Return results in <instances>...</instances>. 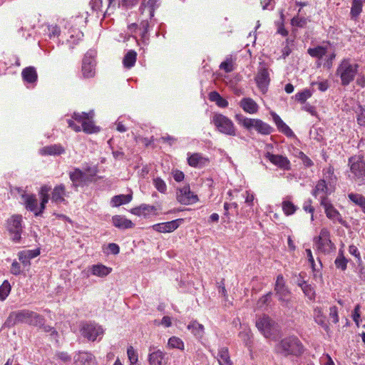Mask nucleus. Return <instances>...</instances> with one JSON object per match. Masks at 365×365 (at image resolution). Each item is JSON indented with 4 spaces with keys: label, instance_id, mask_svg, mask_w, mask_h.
<instances>
[{
    "label": "nucleus",
    "instance_id": "1",
    "mask_svg": "<svg viewBox=\"0 0 365 365\" xmlns=\"http://www.w3.org/2000/svg\"><path fill=\"white\" fill-rule=\"evenodd\" d=\"M43 315L29 309H20L11 312L6 318L4 327H14L18 324H26L30 326L41 324Z\"/></svg>",
    "mask_w": 365,
    "mask_h": 365
},
{
    "label": "nucleus",
    "instance_id": "10",
    "mask_svg": "<svg viewBox=\"0 0 365 365\" xmlns=\"http://www.w3.org/2000/svg\"><path fill=\"white\" fill-rule=\"evenodd\" d=\"M274 292L282 305L284 307H289V304L291 302L290 291L285 286L284 277L282 274H279L277 277Z\"/></svg>",
    "mask_w": 365,
    "mask_h": 365
},
{
    "label": "nucleus",
    "instance_id": "49",
    "mask_svg": "<svg viewBox=\"0 0 365 365\" xmlns=\"http://www.w3.org/2000/svg\"><path fill=\"white\" fill-rule=\"evenodd\" d=\"M220 68L224 70L226 73H230L234 70V65L232 58H227L220 65Z\"/></svg>",
    "mask_w": 365,
    "mask_h": 365
},
{
    "label": "nucleus",
    "instance_id": "48",
    "mask_svg": "<svg viewBox=\"0 0 365 365\" xmlns=\"http://www.w3.org/2000/svg\"><path fill=\"white\" fill-rule=\"evenodd\" d=\"M46 319L43 316V320L42 322H41V324L40 325H35L36 327H38L39 329H42L44 332H51V335H58V331L55 329L54 327H51L49 325L45 324Z\"/></svg>",
    "mask_w": 365,
    "mask_h": 365
},
{
    "label": "nucleus",
    "instance_id": "42",
    "mask_svg": "<svg viewBox=\"0 0 365 365\" xmlns=\"http://www.w3.org/2000/svg\"><path fill=\"white\" fill-rule=\"evenodd\" d=\"M297 207L289 200H284L282 202V210L286 215H290L295 212Z\"/></svg>",
    "mask_w": 365,
    "mask_h": 365
},
{
    "label": "nucleus",
    "instance_id": "39",
    "mask_svg": "<svg viewBox=\"0 0 365 365\" xmlns=\"http://www.w3.org/2000/svg\"><path fill=\"white\" fill-rule=\"evenodd\" d=\"M314 312L315 322L322 326L325 329H328L329 327L326 323V317L323 314L322 310L319 308H316Z\"/></svg>",
    "mask_w": 365,
    "mask_h": 365
},
{
    "label": "nucleus",
    "instance_id": "32",
    "mask_svg": "<svg viewBox=\"0 0 365 365\" xmlns=\"http://www.w3.org/2000/svg\"><path fill=\"white\" fill-rule=\"evenodd\" d=\"M348 198L356 205L361 207L362 212L365 214V197L361 194L351 192L348 194Z\"/></svg>",
    "mask_w": 365,
    "mask_h": 365
},
{
    "label": "nucleus",
    "instance_id": "43",
    "mask_svg": "<svg viewBox=\"0 0 365 365\" xmlns=\"http://www.w3.org/2000/svg\"><path fill=\"white\" fill-rule=\"evenodd\" d=\"M312 95V92L309 89H305L302 92L297 93L294 96L295 101L301 103H304L306 101L310 98Z\"/></svg>",
    "mask_w": 365,
    "mask_h": 365
},
{
    "label": "nucleus",
    "instance_id": "35",
    "mask_svg": "<svg viewBox=\"0 0 365 365\" xmlns=\"http://www.w3.org/2000/svg\"><path fill=\"white\" fill-rule=\"evenodd\" d=\"M298 285L302 288L305 296H307L310 300H314L315 299V292L311 284H307L306 281H302V282H299Z\"/></svg>",
    "mask_w": 365,
    "mask_h": 365
},
{
    "label": "nucleus",
    "instance_id": "31",
    "mask_svg": "<svg viewBox=\"0 0 365 365\" xmlns=\"http://www.w3.org/2000/svg\"><path fill=\"white\" fill-rule=\"evenodd\" d=\"M217 361L220 365H233L227 347H222L219 350Z\"/></svg>",
    "mask_w": 365,
    "mask_h": 365
},
{
    "label": "nucleus",
    "instance_id": "44",
    "mask_svg": "<svg viewBox=\"0 0 365 365\" xmlns=\"http://www.w3.org/2000/svg\"><path fill=\"white\" fill-rule=\"evenodd\" d=\"M168 346L171 348L178 349L180 350L184 349V343L183 341L178 337L172 336L169 339Z\"/></svg>",
    "mask_w": 365,
    "mask_h": 365
},
{
    "label": "nucleus",
    "instance_id": "22",
    "mask_svg": "<svg viewBox=\"0 0 365 365\" xmlns=\"http://www.w3.org/2000/svg\"><path fill=\"white\" fill-rule=\"evenodd\" d=\"M66 194V187L63 184L56 186L51 192V200L53 202L58 205L66 202L64 197Z\"/></svg>",
    "mask_w": 365,
    "mask_h": 365
},
{
    "label": "nucleus",
    "instance_id": "15",
    "mask_svg": "<svg viewBox=\"0 0 365 365\" xmlns=\"http://www.w3.org/2000/svg\"><path fill=\"white\" fill-rule=\"evenodd\" d=\"M96 61L92 54L87 52L82 61V73L85 78H92L95 75Z\"/></svg>",
    "mask_w": 365,
    "mask_h": 365
},
{
    "label": "nucleus",
    "instance_id": "37",
    "mask_svg": "<svg viewBox=\"0 0 365 365\" xmlns=\"http://www.w3.org/2000/svg\"><path fill=\"white\" fill-rule=\"evenodd\" d=\"M307 53L312 56L318 58H322L327 53V48L317 46L314 48H309Z\"/></svg>",
    "mask_w": 365,
    "mask_h": 365
},
{
    "label": "nucleus",
    "instance_id": "47",
    "mask_svg": "<svg viewBox=\"0 0 365 365\" xmlns=\"http://www.w3.org/2000/svg\"><path fill=\"white\" fill-rule=\"evenodd\" d=\"M182 221V219H177L175 220L164 222L166 232H171L175 230L180 226V222Z\"/></svg>",
    "mask_w": 365,
    "mask_h": 365
},
{
    "label": "nucleus",
    "instance_id": "16",
    "mask_svg": "<svg viewBox=\"0 0 365 365\" xmlns=\"http://www.w3.org/2000/svg\"><path fill=\"white\" fill-rule=\"evenodd\" d=\"M265 157L272 164L284 170H289L291 169L290 162L287 157L282 155H274L269 152L265 154Z\"/></svg>",
    "mask_w": 365,
    "mask_h": 365
},
{
    "label": "nucleus",
    "instance_id": "63",
    "mask_svg": "<svg viewBox=\"0 0 365 365\" xmlns=\"http://www.w3.org/2000/svg\"><path fill=\"white\" fill-rule=\"evenodd\" d=\"M91 5L94 11H101L103 6V0H91Z\"/></svg>",
    "mask_w": 365,
    "mask_h": 365
},
{
    "label": "nucleus",
    "instance_id": "4",
    "mask_svg": "<svg viewBox=\"0 0 365 365\" xmlns=\"http://www.w3.org/2000/svg\"><path fill=\"white\" fill-rule=\"evenodd\" d=\"M235 119L246 129L251 130L254 128L262 135H269L274 131L272 127L260 119L248 118L242 114H236Z\"/></svg>",
    "mask_w": 365,
    "mask_h": 365
},
{
    "label": "nucleus",
    "instance_id": "61",
    "mask_svg": "<svg viewBox=\"0 0 365 365\" xmlns=\"http://www.w3.org/2000/svg\"><path fill=\"white\" fill-rule=\"evenodd\" d=\"M11 273L14 275H19L21 273V266L20 264L14 261L11 264Z\"/></svg>",
    "mask_w": 365,
    "mask_h": 365
},
{
    "label": "nucleus",
    "instance_id": "56",
    "mask_svg": "<svg viewBox=\"0 0 365 365\" xmlns=\"http://www.w3.org/2000/svg\"><path fill=\"white\" fill-rule=\"evenodd\" d=\"M329 317L332 319V322L336 324L339 322L338 309L336 306L331 307L329 309Z\"/></svg>",
    "mask_w": 365,
    "mask_h": 365
},
{
    "label": "nucleus",
    "instance_id": "8",
    "mask_svg": "<svg viewBox=\"0 0 365 365\" xmlns=\"http://www.w3.org/2000/svg\"><path fill=\"white\" fill-rule=\"evenodd\" d=\"M6 230L9 233L10 239L15 243H19L21 239L23 231L21 226V215H14L6 221Z\"/></svg>",
    "mask_w": 365,
    "mask_h": 365
},
{
    "label": "nucleus",
    "instance_id": "36",
    "mask_svg": "<svg viewBox=\"0 0 365 365\" xmlns=\"http://www.w3.org/2000/svg\"><path fill=\"white\" fill-rule=\"evenodd\" d=\"M43 152L46 155H61L65 152L64 148L61 145H52L44 147Z\"/></svg>",
    "mask_w": 365,
    "mask_h": 365
},
{
    "label": "nucleus",
    "instance_id": "24",
    "mask_svg": "<svg viewBox=\"0 0 365 365\" xmlns=\"http://www.w3.org/2000/svg\"><path fill=\"white\" fill-rule=\"evenodd\" d=\"M240 106L250 114L256 113L259 108L257 103L251 98H243L240 102Z\"/></svg>",
    "mask_w": 365,
    "mask_h": 365
},
{
    "label": "nucleus",
    "instance_id": "6",
    "mask_svg": "<svg viewBox=\"0 0 365 365\" xmlns=\"http://www.w3.org/2000/svg\"><path fill=\"white\" fill-rule=\"evenodd\" d=\"M359 65L351 64L349 59H344L338 66L336 74L341 78V84L348 86L354 81L358 71Z\"/></svg>",
    "mask_w": 365,
    "mask_h": 365
},
{
    "label": "nucleus",
    "instance_id": "25",
    "mask_svg": "<svg viewBox=\"0 0 365 365\" xmlns=\"http://www.w3.org/2000/svg\"><path fill=\"white\" fill-rule=\"evenodd\" d=\"M112 222L115 227L121 230L133 228L135 226L131 220L121 215H114L112 217Z\"/></svg>",
    "mask_w": 365,
    "mask_h": 365
},
{
    "label": "nucleus",
    "instance_id": "62",
    "mask_svg": "<svg viewBox=\"0 0 365 365\" xmlns=\"http://www.w3.org/2000/svg\"><path fill=\"white\" fill-rule=\"evenodd\" d=\"M29 259H33L40 255V250L36 249L33 250L22 251Z\"/></svg>",
    "mask_w": 365,
    "mask_h": 365
},
{
    "label": "nucleus",
    "instance_id": "12",
    "mask_svg": "<svg viewBox=\"0 0 365 365\" xmlns=\"http://www.w3.org/2000/svg\"><path fill=\"white\" fill-rule=\"evenodd\" d=\"M320 204L324 207L326 215L329 219L333 221L337 220L341 225L347 227L346 221L342 218L339 212L334 207L327 197H322Z\"/></svg>",
    "mask_w": 365,
    "mask_h": 365
},
{
    "label": "nucleus",
    "instance_id": "40",
    "mask_svg": "<svg viewBox=\"0 0 365 365\" xmlns=\"http://www.w3.org/2000/svg\"><path fill=\"white\" fill-rule=\"evenodd\" d=\"M132 200L131 195H115L112 198V202L114 206H120L123 204L129 202Z\"/></svg>",
    "mask_w": 365,
    "mask_h": 365
},
{
    "label": "nucleus",
    "instance_id": "54",
    "mask_svg": "<svg viewBox=\"0 0 365 365\" xmlns=\"http://www.w3.org/2000/svg\"><path fill=\"white\" fill-rule=\"evenodd\" d=\"M272 294V293L269 292L265 295L262 296L257 302L258 307L262 308L264 305L267 306L271 302Z\"/></svg>",
    "mask_w": 365,
    "mask_h": 365
},
{
    "label": "nucleus",
    "instance_id": "27",
    "mask_svg": "<svg viewBox=\"0 0 365 365\" xmlns=\"http://www.w3.org/2000/svg\"><path fill=\"white\" fill-rule=\"evenodd\" d=\"M21 197L24 200L25 207L27 210L34 213L38 206V200L34 194H23Z\"/></svg>",
    "mask_w": 365,
    "mask_h": 365
},
{
    "label": "nucleus",
    "instance_id": "3",
    "mask_svg": "<svg viewBox=\"0 0 365 365\" xmlns=\"http://www.w3.org/2000/svg\"><path fill=\"white\" fill-rule=\"evenodd\" d=\"M351 180L358 185H365V159L362 155H355L348 160Z\"/></svg>",
    "mask_w": 365,
    "mask_h": 365
},
{
    "label": "nucleus",
    "instance_id": "55",
    "mask_svg": "<svg viewBox=\"0 0 365 365\" xmlns=\"http://www.w3.org/2000/svg\"><path fill=\"white\" fill-rule=\"evenodd\" d=\"M141 208H142L143 215L144 216H147L152 212L155 215L157 214L156 213L157 208L155 206L142 204Z\"/></svg>",
    "mask_w": 365,
    "mask_h": 365
},
{
    "label": "nucleus",
    "instance_id": "13",
    "mask_svg": "<svg viewBox=\"0 0 365 365\" xmlns=\"http://www.w3.org/2000/svg\"><path fill=\"white\" fill-rule=\"evenodd\" d=\"M81 331L83 337L92 341L96 340L98 336L103 335V329L101 326H99L94 322L84 323Z\"/></svg>",
    "mask_w": 365,
    "mask_h": 365
},
{
    "label": "nucleus",
    "instance_id": "7",
    "mask_svg": "<svg viewBox=\"0 0 365 365\" xmlns=\"http://www.w3.org/2000/svg\"><path fill=\"white\" fill-rule=\"evenodd\" d=\"M94 112L91 110L88 113H76L72 115V118L81 124V130L87 133H96L100 131V128L94 124Z\"/></svg>",
    "mask_w": 365,
    "mask_h": 365
},
{
    "label": "nucleus",
    "instance_id": "51",
    "mask_svg": "<svg viewBox=\"0 0 365 365\" xmlns=\"http://www.w3.org/2000/svg\"><path fill=\"white\" fill-rule=\"evenodd\" d=\"M307 21L304 17H299V16H294L291 20V24L294 26L303 28L307 25Z\"/></svg>",
    "mask_w": 365,
    "mask_h": 365
},
{
    "label": "nucleus",
    "instance_id": "29",
    "mask_svg": "<svg viewBox=\"0 0 365 365\" xmlns=\"http://www.w3.org/2000/svg\"><path fill=\"white\" fill-rule=\"evenodd\" d=\"M187 329L191 330L192 333L197 339H201L204 334V327L197 321H192L188 325Z\"/></svg>",
    "mask_w": 365,
    "mask_h": 365
},
{
    "label": "nucleus",
    "instance_id": "26",
    "mask_svg": "<svg viewBox=\"0 0 365 365\" xmlns=\"http://www.w3.org/2000/svg\"><path fill=\"white\" fill-rule=\"evenodd\" d=\"M21 75L23 80L29 83H34L36 82L38 79L37 72L34 66H29L24 68Z\"/></svg>",
    "mask_w": 365,
    "mask_h": 365
},
{
    "label": "nucleus",
    "instance_id": "9",
    "mask_svg": "<svg viewBox=\"0 0 365 365\" xmlns=\"http://www.w3.org/2000/svg\"><path fill=\"white\" fill-rule=\"evenodd\" d=\"M212 123L220 133L232 136L236 135V129L232 121L225 115L215 114L213 116Z\"/></svg>",
    "mask_w": 365,
    "mask_h": 365
},
{
    "label": "nucleus",
    "instance_id": "52",
    "mask_svg": "<svg viewBox=\"0 0 365 365\" xmlns=\"http://www.w3.org/2000/svg\"><path fill=\"white\" fill-rule=\"evenodd\" d=\"M127 354L130 364H136L138 362V354L132 346L128 347Z\"/></svg>",
    "mask_w": 365,
    "mask_h": 365
},
{
    "label": "nucleus",
    "instance_id": "59",
    "mask_svg": "<svg viewBox=\"0 0 365 365\" xmlns=\"http://www.w3.org/2000/svg\"><path fill=\"white\" fill-rule=\"evenodd\" d=\"M138 3V0H121L119 6L121 5L125 9L131 8Z\"/></svg>",
    "mask_w": 365,
    "mask_h": 365
},
{
    "label": "nucleus",
    "instance_id": "17",
    "mask_svg": "<svg viewBox=\"0 0 365 365\" xmlns=\"http://www.w3.org/2000/svg\"><path fill=\"white\" fill-rule=\"evenodd\" d=\"M255 81L259 89L264 93L270 82L269 74L267 68H260L255 76Z\"/></svg>",
    "mask_w": 365,
    "mask_h": 365
},
{
    "label": "nucleus",
    "instance_id": "64",
    "mask_svg": "<svg viewBox=\"0 0 365 365\" xmlns=\"http://www.w3.org/2000/svg\"><path fill=\"white\" fill-rule=\"evenodd\" d=\"M58 359H61L63 362H68L71 360V357L68 354L67 352L60 351L56 354Z\"/></svg>",
    "mask_w": 365,
    "mask_h": 365
},
{
    "label": "nucleus",
    "instance_id": "28",
    "mask_svg": "<svg viewBox=\"0 0 365 365\" xmlns=\"http://www.w3.org/2000/svg\"><path fill=\"white\" fill-rule=\"evenodd\" d=\"M112 271V268L108 267L102 264H98L92 266L91 273L93 275L104 277L108 275Z\"/></svg>",
    "mask_w": 365,
    "mask_h": 365
},
{
    "label": "nucleus",
    "instance_id": "58",
    "mask_svg": "<svg viewBox=\"0 0 365 365\" xmlns=\"http://www.w3.org/2000/svg\"><path fill=\"white\" fill-rule=\"evenodd\" d=\"M311 85L312 86L317 85L318 87V89L322 92L326 91L329 86L327 81H322V82H312L311 83Z\"/></svg>",
    "mask_w": 365,
    "mask_h": 365
},
{
    "label": "nucleus",
    "instance_id": "53",
    "mask_svg": "<svg viewBox=\"0 0 365 365\" xmlns=\"http://www.w3.org/2000/svg\"><path fill=\"white\" fill-rule=\"evenodd\" d=\"M327 190V183L324 180H320L316 187L315 189L313 190L312 194L314 196H317L319 192H326Z\"/></svg>",
    "mask_w": 365,
    "mask_h": 365
},
{
    "label": "nucleus",
    "instance_id": "2",
    "mask_svg": "<svg viewBox=\"0 0 365 365\" xmlns=\"http://www.w3.org/2000/svg\"><path fill=\"white\" fill-rule=\"evenodd\" d=\"M277 354L287 357L289 356H300L304 351V346L299 339L294 336H289L282 339L275 346Z\"/></svg>",
    "mask_w": 365,
    "mask_h": 365
},
{
    "label": "nucleus",
    "instance_id": "11",
    "mask_svg": "<svg viewBox=\"0 0 365 365\" xmlns=\"http://www.w3.org/2000/svg\"><path fill=\"white\" fill-rule=\"evenodd\" d=\"M314 242L317 249L324 253H329L335 248L334 243L330 240V232L327 228L321 230L319 236L315 237Z\"/></svg>",
    "mask_w": 365,
    "mask_h": 365
},
{
    "label": "nucleus",
    "instance_id": "41",
    "mask_svg": "<svg viewBox=\"0 0 365 365\" xmlns=\"http://www.w3.org/2000/svg\"><path fill=\"white\" fill-rule=\"evenodd\" d=\"M51 190V187L47 185H44L41 187L38 194L41 203L47 204L50 197L49 192Z\"/></svg>",
    "mask_w": 365,
    "mask_h": 365
},
{
    "label": "nucleus",
    "instance_id": "46",
    "mask_svg": "<svg viewBox=\"0 0 365 365\" xmlns=\"http://www.w3.org/2000/svg\"><path fill=\"white\" fill-rule=\"evenodd\" d=\"M356 113L357 114L356 119L358 124L361 126H365V107L359 105Z\"/></svg>",
    "mask_w": 365,
    "mask_h": 365
},
{
    "label": "nucleus",
    "instance_id": "33",
    "mask_svg": "<svg viewBox=\"0 0 365 365\" xmlns=\"http://www.w3.org/2000/svg\"><path fill=\"white\" fill-rule=\"evenodd\" d=\"M137 58V53L133 50H130L125 56L123 60L124 67L130 68L133 67Z\"/></svg>",
    "mask_w": 365,
    "mask_h": 365
},
{
    "label": "nucleus",
    "instance_id": "57",
    "mask_svg": "<svg viewBox=\"0 0 365 365\" xmlns=\"http://www.w3.org/2000/svg\"><path fill=\"white\" fill-rule=\"evenodd\" d=\"M360 317V305L357 304L355 306L352 314L353 320L357 326H359Z\"/></svg>",
    "mask_w": 365,
    "mask_h": 365
},
{
    "label": "nucleus",
    "instance_id": "50",
    "mask_svg": "<svg viewBox=\"0 0 365 365\" xmlns=\"http://www.w3.org/2000/svg\"><path fill=\"white\" fill-rule=\"evenodd\" d=\"M153 184L155 187L161 193H165L166 192V184L160 178H154Z\"/></svg>",
    "mask_w": 365,
    "mask_h": 365
},
{
    "label": "nucleus",
    "instance_id": "5",
    "mask_svg": "<svg viewBox=\"0 0 365 365\" xmlns=\"http://www.w3.org/2000/svg\"><path fill=\"white\" fill-rule=\"evenodd\" d=\"M256 327L267 339H275L279 332L278 324L266 314L256 320Z\"/></svg>",
    "mask_w": 365,
    "mask_h": 365
},
{
    "label": "nucleus",
    "instance_id": "21",
    "mask_svg": "<svg viewBox=\"0 0 365 365\" xmlns=\"http://www.w3.org/2000/svg\"><path fill=\"white\" fill-rule=\"evenodd\" d=\"M189 165L194 168H203L209 163V159L200 153H193L187 158Z\"/></svg>",
    "mask_w": 365,
    "mask_h": 365
},
{
    "label": "nucleus",
    "instance_id": "19",
    "mask_svg": "<svg viewBox=\"0 0 365 365\" xmlns=\"http://www.w3.org/2000/svg\"><path fill=\"white\" fill-rule=\"evenodd\" d=\"M76 365H96L95 356L90 352L79 351L74 357Z\"/></svg>",
    "mask_w": 365,
    "mask_h": 365
},
{
    "label": "nucleus",
    "instance_id": "14",
    "mask_svg": "<svg viewBox=\"0 0 365 365\" xmlns=\"http://www.w3.org/2000/svg\"><path fill=\"white\" fill-rule=\"evenodd\" d=\"M177 200L182 205H190L198 201V197L190 191L189 185L178 188L176 192Z\"/></svg>",
    "mask_w": 365,
    "mask_h": 365
},
{
    "label": "nucleus",
    "instance_id": "34",
    "mask_svg": "<svg viewBox=\"0 0 365 365\" xmlns=\"http://www.w3.org/2000/svg\"><path fill=\"white\" fill-rule=\"evenodd\" d=\"M362 11V0H353L350 16L353 20H356Z\"/></svg>",
    "mask_w": 365,
    "mask_h": 365
},
{
    "label": "nucleus",
    "instance_id": "38",
    "mask_svg": "<svg viewBox=\"0 0 365 365\" xmlns=\"http://www.w3.org/2000/svg\"><path fill=\"white\" fill-rule=\"evenodd\" d=\"M348 260L344 256L343 251L341 250H339L337 257L334 261V264L338 269H341L342 271L346 269Z\"/></svg>",
    "mask_w": 365,
    "mask_h": 365
},
{
    "label": "nucleus",
    "instance_id": "30",
    "mask_svg": "<svg viewBox=\"0 0 365 365\" xmlns=\"http://www.w3.org/2000/svg\"><path fill=\"white\" fill-rule=\"evenodd\" d=\"M158 1V0H148V2H145L144 0L139 8L141 14H143L145 8L148 7L149 9L150 19H152L154 16L155 9L158 7L157 4Z\"/></svg>",
    "mask_w": 365,
    "mask_h": 365
},
{
    "label": "nucleus",
    "instance_id": "18",
    "mask_svg": "<svg viewBox=\"0 0 365 365\" xmlns=\"http://www.w3.org/2000/svg\"><path fill=\"white\" fill-rule=\"evenodd\" d=\"M69 177L72 181V186L76 189L91 180V178L78 168H76L73 172H71Z\"/></svg>",
    "mask_w": 365,
    "mask_h": 365
},
{
    "label": "nucleus",
    "instance_id": "45",
    "mask_svg": "<svg viewBox=\"0 0 365 365\" xmlns=\"http://www.w3.org/2000/svg\"><path fill=\"white\" fill-rule=\"evenodd\" d=\"M11 291V285L7 280H5L0 286V299L4 300Z\"/></svg>",
    "mask_w": 365,
    "mask_h": 365
},
{
    "label": "nucleus",
    "instance_id": "60",
    "mask_svg": "<svg viewBox=\"0 0 365 365\" xmlns=\"http://www.w3.org/2000/svg\"><path fill=\"white\" fill-rule=\"evenodd\" d=\"M261 4L262 6L263 10H273L274 6V0H262L261 1Z\"/></svg>",
    "mask_w": 365,
    "mask_h": 365
},
{
    "label": "nucleus",
    "instance_id": "23",
    "mask_svg": "<svg viewBox=\"0 0 365 365\" xmlns=\"http://www.w3.org/2000/svg\"><path fill=\"white\" fill-rule=\"evenodd\" d=\"M165 353L157 350L149 354L148 361L150 365H165L168 358H165Z\"/></svg>",
    "mask_w": 365,
    "mask_h": 365
},
{
    "label": "nucleus",
    "instance_id": "20",
    "mask_svg": "<svg viewBox=\"0 0 365 365\" xmlns=\"http://www.w3.org/2000/svg\"><path fill=\"white\" fill-rule=\"evenodd\" d=\"M271 115L272 116L274 122L275 123L277 128L280 132L284 133L287 137L294 136V132L285 123H284V121L277 113L272 112Z\"/></svg>",
    "mask_w": 365,
    "mask_h": 365
}]
</instances>
